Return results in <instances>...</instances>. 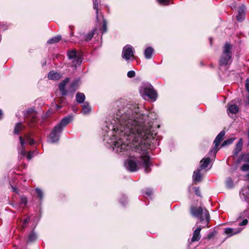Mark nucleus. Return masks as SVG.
Instances as JSON below:
<instances>
[{"instance_id": "obj_1", "label": "nucleus", "mask_w": 249, "mask_h": 249, "mask_svg": "<svg viewBox=\"0 0 249 249\" xmlns=\"http://www.w3.org/2000/svg\"><path fill=\"white\" fill-rule=\"evenodd\" d=\"M156 119L154 112L142 113L134 103L120 108L106 121L104 140L116 153L128 157L124 163L127 170L136 172L142 166L145 173L151 171L148 149L159 145L152 122Z\"/></svg>"}, {"instance_id": "obj_2", "label": "nucleus", "mask_w": 249, "mask_h": 249, "mask_svg": "<svg viewBox=\"0 0 249 249\" xmlns=\"http://www.w3.org/2000/svg\"><path fill=\"white\" fill-rule=\"evenodd\" d=\"M72 120V116H68L63 118L61 121L53 129L49 135L48 142L51 143L57 142L60 137L63 128L69 124Z\"/></svg>"}, {"instance_id": "obj_3", "label": "nucleus", "mask_w": 249, "mask_h": 249, "mask_svg": "<svg viewBox=\"0 0 249 249\" xmlns=\"http://www.w3.org/2000/svg\"><path fill=\"white\" fill-rule=\"evenodd\" d=\"M191 213L194 217L199 219L203 228L208 227L210 217L209 212L206 209H203L201 207H192L191 208Z\"/></svg>"}, {"instance_id": "obj_4", "label": "nucleus", "mask_w": 249, "mask_h": 249, "mask_svg": "<svg viewBox=\"0 0 249 249\" xmlns=\"http://www.w3.org/2000/svg\"><path fill=\"white\" fill-rule=\"evenodd\" d=\"M31 139V138L28 134L25 135L24 139L21 136L19 137L20 144V145L18 148L19 158L23 159L26 157L28 160H30L33 158L34 152L31 151L26 152L25 149V146L27 144L26 141L28 142Z\"/></svg>"}, {"instance_id": "obj_5", "label": "nucleus", "mask_w": 249, "mask_h": 249, "mask_svg": "<svg viewBox=\"0 0 249 249\" xmlns=\"http://www.w3.org/2000/svg\"><path fill=\"white\" fill-rule=\"evenodd\" d=\"M231 48L232 46L229 43H226L223 48L222 53L219 60L220 67L226 66L231 62Z\"/></svg>"}, {"instance_id": "obj_6", "label": "nucleus", "mask_w": 249, "mask_h": 249, "mask_svg": "<svg viewBox=\"0 0 249 249\" xmlns=\"http://www.w3.org/2000/svg\"><path fill=\"white\" fill-rule=\"evenodd\" d=\"M139 90L144 99H150L152 101H156L157 97V93L151 84H143L140 87Z\"/></svg>"}, {"instance_id": "obj_7", "label": "nucleus", "mask_w": 249, "mask_h": 249, "mask_svg": "<svg viewBox=\"0 0 249 249\" xmlns=\"http://www.w3.org/2000/svg\"><path fill=\"white\" fill-rule=\"evenodd\" d=\"M25 121L31 127H33L36 121V112L33 109L27 110L25 114Z\"/></svg>"}, {"instance_id": "obj_8", "label": "nucleus", "mask_w": 249, "mask_h": 249, "mask_svg": "<svg viewBox=\"0 0 249 249\" xmlns=\"http://www.w3.org/2000/svg\"><path fill=\"white\" fill-rule=\"evenodd\" d=\"M134 49L130 45L127 44L124 47L122 51V57L126 61L129 60L134 57Z\"/></svg>"}, {"instance_id": "obj_9", "label": "nucleus", "mask_w": 249, "mask_h": 249, "mask_svg": "<svg viewBox=\"0 0 249 249\" xmlns=\"http://www.w3.org/2000/svg\"><path fill=\"white\" fill-rule=\"evenodd\" d=\"M225 135V132L224 130L221 131L216 137L214 142L213 144L214 146L213 147L212 149L211 150V153H213L214 154H215L218 151V146H219L220 142L223 139L224 136Z\"/></svg>"}, {"instance_id": "obj_10", "label": "nucleus", "mask_w": 249, "mask_h": 249, "mask_svg": "<svg viewBox=\"0 0 249 249\" xmlns=\"http://www.w3.org/2000/svg\"><path fill=\"white\" fill-rule=\"evenodd\" d=\"M67 55L69 59H74L76 62V64L80 65L81 63V55L76 50L73 49L69 51L67 53Z\"/></svg>"}, {"instance_id": "obj_11", "label": "nucleus", "mask_w": 249, "mask_h": 249, "mask_svg": "<svg viewBox=\"0 0 249 249\" xmlns=\"http://www.w3.org/2000/svg\"><path fill=\"white\" fill-rule=\"evenodd\" d=\"M246 7L244 5H242L238 8V15L236 17V20L238 22H242L245 16V11Z\"/></svg>"}, {"instance_id": "obj_12", "label": "nucleus", "mask_w": 249, "mask_h": 249, "mask_svg": "<svg viewBox=\"0 0 249 249\" xmlns=\"http://www.w3.org/2000/svg\"><path fill=\"white\" fill-rule=\"evenodd\" d=\"M69 81V78H65L64 80L61 82L59 84V89L62 95H66L68 93V91L65 89V86Z\"/></svg>"}, {"instance_id": "obj_13", "label": "nucleus", "mask_w": 249, "mask_h": 249, "mask_svg": "<svg viewBox=\"0 0 249 249\" xmlns=\"http://www.w3.org/2000/svg\"><path fill=\"white\" fill-rule=\"evenodd\" d=\"M202 225H199L198 227L196 229L193 234V237L191 239V241L192 242H196L199 240L201 237V235L200 234V232L202 228H203Z\"/></svg>"}, {"instance_id": "obj_14", "label": "nucleus", "mask_w": 249, "mask_h": 249, "mask_svg": "<svg viewBox=\"0 0 249 249\" xmlns=\"http://www.w3.org/2000/svg\"><path fill=\"white\" fill-rule=\"evenodd\" d=\"M201 169H197L196 171L194 172L193 175V179L195 182H200L202 180L201 176L200 174Z\"/></svg>"}, {"instance_id": "obj_15", "label": "nucleus", "mask_w": 249, "mask_h": 249, "mask_svg": "<svg viewBox=\"0 0 249 249\" xmlns=\"http://www.w3.org/2000/svg\"><path fill=\"white\" fill-rule=\"evenodd\" d=\"M247 177L249 178V174L247 175ZM248 189L249 190V186L248 187ZM249 219V209H247L244 210L243 212L239 214L238 219Z\"/></svg>"}, {"instance_id": "obj_16", "label": "nucleus", "mask_w": 249, "mask_h": 249, "mask_svg": "<svg viewBox=\"0 0 249 249\" xmlns=\"http://www.w3.org/2000/svg\"><path fill=\"white\" fill-rule=\"evenodd\" d=\"M154 52V49L149 47L145 49L144 52V57L146 59H149L152 57V54Z\"/></svg>"}, {"instance_id": "obj_17", "label": "nucleus", "mask_w": 249, "mask_h": 249, "mask_svg": "<svg viewBox=\"0 0 249 249\" xmlns=\"http://www.w3.org/2000/svg\"><path fill=\"white\" fill-rule=\"evenodd\" d=\"M241 231L240 230H236L235 229L227 228L225 229L224 232L226 234L229 235L230 236L234 234L239 233Z\"/></svg>"}, {"instance_id": "obj_18", "label": "nucleus", "mask_w": 249, "mask_h": 249, "mask_svg": "<svg viewBox=\"0 0 249 249\" xmlns=\"http://www.w3.org/2000/svg\"><path fill=\"white\" fill-rule=\"evenodd\" d=\"M75 99L78 104H81L84 103L86 97L83 93L77 92L75 95Z\"/></svg>"}, {"instance_id": "obj_19", "label": "nucleus", "mask_w": 249, "mask_h": 249, "mask_svg": "<svg viewBox=\"0 0 249 249\" xmlns=\"http://www.w3.org/2000/svg\"><path fill=\"white\" fill-rule=\"evenodd\" d=\"M211 161V160L210 158H207L203 159L200 162V168L201 169H205L208 165L209 164Z\"/></svg>"}, {"instance_id": "obj_20", "label": "nucleus", "mask_w": 249, "mask_h": 249, "mask_svg": "<svg viewBox=\"0 0 249 249\" xmlns=\"http://www.w3.org/2000/svg\"><path fill=\"white\" fill-rule=\"evenodd\" d=\"M242 149V139H241L239 142L236 143L235 145V147L233 151V154L234 155L236 156L238 154L240 151H241Z\"/></svg>"}, {"instance_id": "obj_21", "label": "nucleus", "mask_w": 249, "mask_h": 249, "mask_svg": "<svg viewBox=\"0 0 249 249\" xmlns=\"http://www.w3.org/2000/svg\"><path fill=\"white\" fill-rule=\"evenodd\" d=\"M83 111L82 112L84 114H88L91 111V108L89 105V104L87 102H85L83 105L82 106Z\"/></svg>"}, {"instance_id": "obj_22", "label": "nucleus", "mask_w": 249, "mask_h": 249, "mask_svg": "<svg viewBox=\"0 0 249 249\" xmlns=\"http://www.w3.org/2000/svg\"><path fill=\"white\" fill-rule=\"evenodd\" d=\"M238 109L239 108L237 105L232 104L229 105L228 111L232 114H236L238 112Z\"/></svg>"}, {"instance_id": "obj_23", "label": "nucleus", "mask_w": 249, "mask_h": 249, "mask_svg": "<svg viewBox=\"0 0 249 249\" xmlns=\"http://www.w3.org/2000/svg\"><path fill=\"white\" fill-rule=\"evenodd\" d=\"M37 238L36 233L32 231L29 234L28 239L27 240L28 243L35 241Z\"/></svg>"}, {"instance_id": "obj_24", "label": "nucleus", "mask_w": 249, "mask_h": 249, "mask_svg": "<svg viewBox=\"0 0 249 249\" xmlns=\"http://www.w3.org/2000/svg\"><path fill=\"white\" fill-rule=\"evenodd\" d=\"M61 39V36L60 35H58L56 36H54L53 37H52L50 39H49L47 41L48 44H53L58 42Z\"/></svg>"}, {"instance_id": "obj_25", "label": "nucleus", "mask_w": 249, "mask_h": 249, "mask_svg": "<svg viewBox=\"0 0 249 249\" xmlns=\"http://www.w3.org/2000/svg\"><path fill=\"white\" fill-rule=\"evenodd\" d=\"M48 78L51 80H57L59 77V74L53 71L49 72L48 74Z\"/></svg>"}, {"instance_id": "obj_26", "label": "nucleus", "mask_w": 249, "mask_h": 249, "mask_svg": "<svg viewBox=\"0 0 249 249\" xmlns=\"http://www.w3.org/2000/svg\"><path fill=\"white\" fill-rule=\"evenodd\" d=\"M235 138H231L225 140L221 144V147H224L226 145H229L233 142Z\"/></svg>"}, {"instance_id": "obj_27", "label": "nucleus", "mask_w": 249, "mask_h": 249, "mask_svg": "<svg viewBox=\"0 0 249 249\" xmlns=\"http://www.w3.org/2000/svg\"><path fill=\"white\" fill-rule=\"evenodd\" d=\"M77 89V82H73L71 85L68 91L71 93H74Z\"/></svg>"}, {"instance_id": "obj_28", "label": "nucleus", "mask_w": 249, "mask_h": 249, "mask_svg": "<svg viewBox=\"0 0 249 249\" xmlns=\"http://www.w3.org/2000/svg\"><path fill=\"white\" fill-rule=\"evenodd\" d=\"M22 128V124L21 123H17L15 127L14 133L15 134H18L19 131L21 130Z\"/></svg>"}, {"instance_id": "obj_29", "label": "nucleus", "mask_w": 249, "mask_h": 249, "mask_svg": "<svg viewBox=\"0 0 249 249\" xmlns=\"http://www.w3.org/2000/svg\"><path fill=\"white\" fill-rule=\"evenodd\" d=\"M93 9L96 10V18L98 20V0H93Z\"/></svg>"}, {"instance_id": "obj_30", "label": "nucleus", "mask_w": 249, "mask_h": 249, "mask_svg": "<svg viewBox=\"0 0 249 249\" xmlns=\"http://www.w3.org/2000/svg\"><path fill=\"white\" fill-rule=\"evenodd\" d=\"M226 185L229 188H231L233 186V181L231 178H229L226 179Z\"/></svg>"}, {"instance_id": "obj_31", "label": "nucleus", "mask_w": 249, "mask_h": 249, "mask_svg": "<svg viewBox=\"0 0 249 249\" xmlns=\"http://www.w3.org/2000/svg\"><path fill=\"white\" fill-rule=\"evenodd\" d=\"M35 191L37 195V196L39 198L40 200H41L43 199V191L39 189V188H36L35 190Z\"/></svg>"}, {"instance_id": "obj_32", "label": "nucleus", "mask_w": 249, "mask_h": 249, "mask_svg": "<svg viewBox=\"0 0 249 249\" xmlns=\"http://www.w3.org/2000/svg\"><path fill=\"white\" fill-rule=\"evenodd\" d=\"M142 193L144 195H145L149 197H151L153 194V191L151 189L147 188L143 190Z\"/></svg>"}, {"instance_id": "obj_33", "label": "nucleus", "mask_w": 249, "mask_h": 249, "mask_svg": "<svg viewBox=\"0 0 249 249\" xmlns=\"http://www.w3.org/2000/svg\"><path fill=\"white\" fill-rule=\"evenodd\" d=\"M94 35V30L93 31H91V32H89L88 33L86 36H85V40L86 41H88L90 40L93 37V36Z\"/></svg>"}, {"instance_id": "obj_34", "label": "nucleus", "mask_w": 249, "mask_h": 249, "mask_svg": "<svg viewBox=\"0 0 249 249\" xmlns=\"http://www.w3.org/2000/svg\"><path fill=\"white\" fill-rule=\"evenodd\" d=\"M102 34L106 33L107 31V23L106 20L104 19L103 21V26L101 29Z\"/></svg>"}, {"instance_id": "obj_35", "label": "nucleus", "mask_w": 249, "mask_h": 249, "mask_svg": "<svg viewBox=\"0 0 249 249\" xmlns=\"http://www.w3.org/2000/svg\"><path fill=\"white\" fill-rule=\"evenodd\" d=\"M28 202L27 198L24 196H20V203L21 204L24 205L25 206Z\"/></svg>"}, {"instance_id": "obj_36", "label": "nucleus", "mask_w": 249, "mask_h": 249, "mask_svg": "<svg viewBox=\"0 0 249 249\" xmlns=\"http://www.w3.org/2000/svg\"><path fill=\"white\" fill-rule=\"evenodd\" d=\"M159 3L161 5H167L170 3V0H157Z\"/></svg>"}, {"instance_id": "obj_37", "label": "nucleus", "mask_w": 249, "mask_h": 249, "mask_svg": "<svg viewBox=\"0 0 249 249\" xmlns=\"http://www.w3.org/2000/svg\"><path fill=\"white\" fill-rule=\"evenodd\" d=\"M120 202L124 206L125 204L127 202V197L124 195H122L120 199Z\"/></svg>"}, {"instance_id": "obj_38", "label": "nucleus", "mask_w": 249, "mask_h": 249, "mask_svg": "<svg viewBox=\"0 0 249 249\" xmlns=\"http://www.w3.org/2000/svg\"><path fill=\"white\" fill-rule=\"evenodd\" d=\"M242 160L244 162L249 163V153L243 155Z\"/></svg>"}, {"instance_id": "obj_39", "label": "nucleus", "mask_w": 249, "mask_h": 249, "mask_svg": "<svg viewBox=\"0 0 249 249\" xmlns=\"http://www.w3.org/2000/svg\"><path fill=\"white\" fill-rule=\"evenodd\" d=\"M135 72L134 71H130L127 73V76L129 78H133L135 76Z\"/></svg>"}, {"instance_id": "obj_40", "label": "nucleus", "mask_w": 249, "mask_h": 249, "mask_svg": "<svg viewBox=\"0 0 249 249\" xmlns=\"http://www.w3.org/2000/svg\"><path fill=\"white\" fill-rule=\"evenodd\" d=\"M241 170L243 171H247L249 170V164H245L241 167Z\"/></svg>"}, {"instance_id": "obj_41", "label": "nucleus", "mask_w": 249, "mask_h": 249, "mask_svg": "<svg viewBox=\"0 0 249 249\" xmlns=\"http://www.w3.org/2000/svg\"><path fill=\"white\" fill-rule=\"evenodd\" d=\"M240 195L241 198H242V197L243 196L244 199H245V201L247 200L248 198V196L247 195L244 193L243 189L241 190V191L240 192Z\"/></svg>"}, {"instance_id": "obj_42", "label": "nucleus", "mask_w": 249, "mask_h": 249, "mask_svg": "<svg viewBox=\"0 0 249 249\" xmlns=\"http://www.w3.org/2000/svg\"><path fill=\"white\" fill-rule=\"evenodd\" d=\"M248 219L244 218L243 219V220L239 224V225L240 226H245L248 224Z\"/></svg>"}, {"instance_id": "obj_43", "label": "nucleus", "mask_w": 249, "mask_h": 249, "mask_svg": "<svg viewBox=\"0 0 249 249\" xmlns=\"http://www.w3.org/2000/svg\"><path fill=\"white\" fill-rule=\"evenodd\" d=\"M10 186L12 188V191L13 192H15L17 194H18L19 193V190H18V189L16 187V186H14L12 185H10Z\"/></svg>"}, {"instance_id": "obj_44", "label": "nucleus", "mask_w": 249, "mask_h": 249, "mask_svg": "<svg viewBox=\"0 0 249 249\" xmlns=\"http://www.w3.org/2000/svg\"><path fill=\"white\" fill-rule=\"evenodd\" d=\"M194 191L197 196H200V192L198 187H195Z\"/></svg>"}, {"instance_id": "obj_45", "label": "nucleus", "mask_w": 249, "mask_h": 249, "mask_svg": "<svg viewBox=\"0 0 249 249\" xmlns=\"http://www.w3.org/2000/svg\"><path fill=\"white\" fill-rule=\"evenodd\" d=\"M28 142L29 144L32 145L35 143V140L31 138V139H30Z\"/></svg>"}, {"instance_id": "obj_46", "label": "nucleus", "mask_w": 249, "mask_h": 249, "mask_svg": "<svg viewBox=\"0 0 249 249\" xmlns=\"http://www.w3.org/2000/svg\"><path fill=\"white\" fill-rule=\"evenodd\" d=\"M72 110H73L74 112H76V111H77V108H76V107H74V106L72 107Z\"/></svg>"}, {"instance_id": "obj_47", "label": "nucleus", "mask_w": 249, "mask_h": 249, "mask_svg": "<svg viewBox=\"0 0 249 249\" xmlns=\"http://www.w3.org/2000/svg\"><path fill=\"white\" fill-rule=\"evenodd\" d=\"M28 221H29V220L28 218L25 219V220L24 221V224L25 225L26 223H27L28 222Z\"/></svg>"}, {"instance_id": "obj_48", "label": "nucleus", "mask_w": 249, "mask_h": 249, "mask_svg": "<svg viewBox=\"0 0 249 249\" xmlns=\"http://www.w3.org/2000/svg\"><path fill=\"white\" fill-rule=\"evenodd\" d=\"M2 111L0 109V119H1V117H2Z\"/></svg>"}, {"instance_id": "obj_49", "label": "nucleus", "mask_w": 249, "mask_h": 249, "mask_svg": "<svg viewBox=\"0 0 249 249\" xmlns=\"http://www.w3.org/2000/svg\"><path fill=\"white\" fill-rule=\"evenodd\" d=\"M56 107H57V109H59V108H60L61 107V106H59L58 105H56Z\"/></svg>"}, {"instance_id": "obj_50", "label": "nucleus", "mask_w": 249, "mask_h": 249, "mask_svg": "<svg viewBox=\"0 0 249 249\" xmlns=\"http://www.w3.org/2000/svg\"><path fill=\"white\" fill-rule=\"evenodd\" d=\"M211 44H212V40L211 38H210Z\"/></svg>"}, {"instance_id": "obj_51", "label": "nucleus", "mask_w": 249, "mask_h": 249, "mask_svg": "<svg viewBox=\"0 0 249 249\" xmlns=\"http://www.w3.org/2000/svg\"><path fill=\"white\" fill-rule=\"evenodd\" d=\"M45 64H46V62H43V64H42V65H45Z\"/></svg>"}, {"instance_id": "obj_52", "label": "nucleus", "mask_w": 249, "mask_h": 249, "mask_svg": "<svg viewBox=\"0 0 249 249\" xmlns=\"http://www.w3.org/2000/svg\"><path fill=\"white\" fill-rule=\"evenodd\" d=\"M45 64H46V62H43V64H42V65H45Z\"/></svg>"}]
</instances>
